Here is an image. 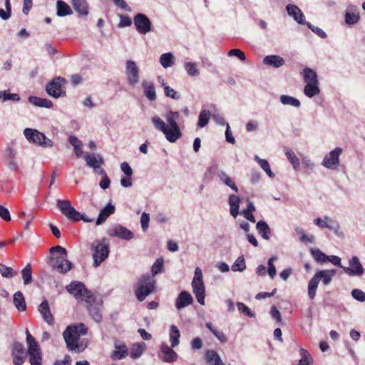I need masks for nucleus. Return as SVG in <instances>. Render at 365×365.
<instances>
[{
	"label": "nucleus",
	"instance_id": "obj_17",
	"mask_svg": "<svg viewBox=\"0 0 365 365\" xmlns=\"http://www.w3.org/2000/svg\"><path fill=\"white\" fill-rule=\"evenodd\" d=\"M86 307L91 317L97 322H101L102 319L101 303L96 302L95 299L93 302L86 303Z\"/></svg>",
	"mask_w": 365,
	"mask_h": 365
},
{
	"label": "nucleus",
	"instance_id": "obj_62",
	"mask_svg": "<svg viewBox=\"0 0 365 365\" xmlns=\"http://www.w3.org/2000/svg\"><path fill=\"white\" fill-rule=\"evenodd\" d=\"M228 55L230 56H237L241 61H245V59H246V56H245V53L241 50L237 49V48H233V49L230 50L228 52Z\"/></svg>",
	"mask_w": 365,
	"mask_h": 365
},
{
	"label": "nucleus",
	"instance_id": "obj_35",
	"mask_svg": "<svg viewBox=\"0 0 365 365\" xmlns=\"http://www.w3.org/2000/svg\"><path fill=\"white\" fill-rule=\"evenodd\" d=\"M58 208L61 212L67 217L70 212L73 209V206L68 200H58L56 202Z\"/></svg>",
	"mask_w": 365,
	"mask_h": 365
},
{
	"label": "nucleus",
	"instance_id": "obj_23",
	"mask_svg": "<svg viewBox=\"0 0 365 365\" xmlns=\"http://www.w3.org/2000/svg\"><path fill=\"white\" fill-rule=\"evenodd\" d=\"M142 87L145 96L151 101L156 100L157 96L155 93V85L153 82L143 81L142 82Z\"/></svg>",
	"mask_w": 365,
	"mask_h": 365
},
{
	"label": "nucleus",
	"instance_id": "obj_13",
	"mask_svg": "<svg viewBox=\"0 0 365 365\" xmlns=\"http://www.w3.org/2000/svg\"><path fill=\"white\" fill-rule=\"evenodd\" d=\"M343 269L349 276H361L364 272V269L356 256L352 257L349 259V267H344Z\"/></svg>",
	"mask_w": 365,
	"mask_h": 365
},
{
	"label": "nucleus",
	"instance_id": "obj_4",
	"mask_svg": "<svg viewBox=\"0 0 365 365\" xmlns=\"http://www.w3.org/2000/svg\"><path fill=\"white\" fill-rule=\"evenodd\" d=\"M66 289L77 300L83 301L86 303H91L95 300L93 293L88 290L82 282L73 281L66 287Z\"/></svg>",
	"mask_w": 365,
	"mask_h": 365
},
{
	"label": "nucleus",
	"instance_id": "obj_26",
	"mask_svg": "<svg viewBox=\"0 0 365 365\" xmlns=\"http://www.w3.org/2000/svg\"><path fill=\"white\" fill-rule=\"evenodd\" d=\"M263 63L274 68H279L284 64V60L279 56L271 55L265 56Z\"/></svg>",
	"mask_w": 365,
	"mask_h": 365
},
{
	"label": "nucleus",
	"instance_id": "obj_42",
	"mask_svg": "<svg viewBox=\"0 0 365 365\" xmlns=\"http://www.w3.org/2000/svg\"><path fill=\"white\" fill-rule=\"evenodd\" d=\"M160 63L164 68L171 67L174 65V56L171 53H166L161 55Z\"/></svg>",
	"mask_w": 365,
	"mask_h": 365
},
{
	"label": "nucleus",
	"instance_id": "obj_2",
	"mask_svg": "<svg viewBox=\"0 0 365 365\" xmlns=\"http://www.w3.org/2000/svg\"><path fill=\"white\" fill-rule=\"evenodd\" d=\"M87 331V328L82 323L68 327L63 333L68 349L77 352L81 351L78 342L80 336L86 334Z\"/></svg>",
	"mask_w": 365,
	"mask_h": 365
},
{
	"label": "nucleus",
	"instance_id": "obj_28",
	"mask_svg": "<svg viewBox=\"0 0 365 365\" xmlns=\"http://www.w3.org/2000/svg\"><path fill=\"white\" fill-rule=\"evenodd\" d=\"M128 354V350L125 344L115 345V350L112 352L110 357L114 359H122L125 358Z\"/></svg>",
	"mask_w": 365,
	"mask_h": 365
},
{
	"label": "nucleus",
	"instance_id": "obj_16",
	"mask_svg": "<svg viewBox=\"0 0 365 365\" xmlns=\"http://www.w3.org/2000/svg\"><path fill=\"white\" fill-rule=\"evenodd\" d=\"M108 235L110 237H117L123 240H131L133 237V233L126 227L118 225L108 230Z\"/></svg>",
	"mask_w": 365,
	"mask_h": 365
},
{
	"label": "nucleus",
	"instance_id": "obj_37",
	"mask_svg": "<svg viewBox=\"0 0 365 365\" xmlns=\"http://www.w3.org/2000/svg\"><path fill=\"white\" fill-rule=\"evenodd\" d=\"M256 228L261 236L265 239L269 240V234L270 232V229L268 225L264 221H259L257 223Z\"/></svg>",
	"mask_w": 365,
	"mask_h": 365
},
{
	"label": "nucleus",
	"instance_id": "obj_41",
	"mask_svg": "<svg viewBox=\"0 0 365 365\" xmlns=\"http://www.w3.org/2000/svg\"><path fill=\"white\" fill-rule=\"evenodd\" d=\"M180 331L175 325H172L170 327V338L171 341V346L175 347L179 344Z\"/></svg>",
	"mask_w": 365,
	"mask_h": 365
},
{
	"label": "nucleus",
	"instance_id": "obj_48",
	"mask_svg": "<svg viewBox=\"0 0 365 365\" xmlns=\"http://www.w3.org/2000/svg\"><path fill=\"white\" fill-rule=\"evenodd\" d=\"M2 98V101H19L20 97L17 93H10L9 90L3 91L0 92V99Z\"/></svg>",
	"mask_w": 365,
	"mask_h": 365
},
{
	"label": "nucleus",
	"instance_id": "obj_10",
	"mask_svg": "<svg viewBox=\"0 0 365 365\" xmlns=\"http://www.w3.org/2000/svg\"><path fill=\"white\" fill-rule=\"evenodd\" d=\"M134 25L141 34H145L151 31V22L145 14H136L134 17Z\"/></svg>",
	"mask_w": 365,
	"mask_h": 365
},
{
	"label": "nucleus",
	"instance_id": "obj_36",
	"mask_svg": "<svg viewBox=\"0 0 365 365\" xmlns=\"http://www.w3.org/2000/svg\"><path fill=\"white\" fill-rule=\"evenodd\" d=\"M319 92L320 90L318 86V83H307L304 88V94L309 98H312L318 95Z\"/></svg>",
	"mask_w": 365,
	"mask_h": 365
},
{
	"label": "nucleus",
	"instance_id": "obj_18",
	"mask_svg": "<svg viewBox=\"0 0 365 365\" xmlns=\"http://www.w3.org/2000/svg\"><path fill=\"white\" fill-rule=\"evenodd\" d=\"M38 311L43 317V320L49 325L54 322L53 317L51 312L48 302L46 300L43 301L38 306Z\"/></svg>",
	"mask_w": 365,
	"mask_h": 365
},
{
	"label": "nucleus",
	"instance_id": "obj_7",
	"mask_svg": "<svg viewBox=\"0 0 365 365\" xmlns=\"http://www.w3.org/2000/svg\"><path fill=\"white\" fill-rule=\"evenodd\" d=\"M92 247L93 250V265L97 267L108 257L109 248L108 245L101 243L98 241L93 242Z\"/></svg>",
	"mask_w": 365,
	"mask_h": 365
},
{
	"label": "nucleus",
	"instance_id": "obj_32",
	"mask_svg": "<svg viewBox=\"0 0 365 365\" xmlns=\"http://www.w3.org/2000/svg\"><path fill=\"white\" fill-rule=\"evenodd\" d=\"M57 15L58 16H65L72 14L73 11L71 7L63 1L58 0L56 2Z\"/></svg>",
	"mask_w": 365,
	"mask_h": 365
},
{
	"label": "nucleus",
	"instance_id": "obj_9",
	"mask_svg": "<svg viewBox=\"0 0 365 365\" xmlns=\"http://www.w3.org/2000/svg\"><path fill=\"white\" fill-rule=\"evenodd\" d=\"M61 81L65 82V80L61 77H58L47 84L46 90L49 96L57 98L66 95V92L61 88Z\"/></svg>",
	"mask_w": 365,
	"mask_h": 365
},
{
	"label": "nucleus",
	"instance_id": "obj_56",
	"mask_svg": "<svg viewBox=\"0 0 365 365\" xmlns=\"http://www.w3.org/2000/svg\"><path fill=\"white\" fill-rule=\"evenodd\" d=\"M237 309L240 312L243 313L245 315L249 317H254L255 316V313L251 312L250 308L246 306L245 304L242 302H237Z\"/></svg>",
	"mask_w": 365,
	"mask_h": 365
},
{
	"label": "nucleus",
	"instance_id": "obj_11",
	"mask_svg": "<svg viewBox=\"0 0 365 365\" xmlns=\"http://www.w3.org/2000/svg\"><path fill=\"white\" fill-rule=\"evenodd\" d=\"M11 356L14 365H22L27 356L24 345L19 342H14L12 345Z\"/></svg>",
	"mask_w": 365,
	"mask_h": 365
},
{
	"label": "nucleus",
	"instance_id": "obj_34",
	"mask_svg": "<svg viewBox=\"0 0 365 365\" xmlns=\"http://www.w3.org/2000/svg\"><path fill=\"white\" fill-rule=\"evenodd\" d=\"M240 199L239 197L231 195L229 197V204L230 207V214L234 217H236L239 214V204Z\"/></svg>",
	"mask_w": 365,
	"mask_h": 365
},
{
	"label": "nucleus",
	"instance_id": "obj_6",
	"mask_svg": "<svg viewBox=\"0 0 365 365\" xmlns=\"http://www.w3.org/2000/svg\"><path fill=\"white\" fill-rule=\"evenodd\" d=\"M26 139L43 147H52L53 142L48 139L43 133L32 128H26L24 131Z\"/></svg>",
	"mask_w": 365,
	"mask_h": 365
},
{
	"label": "nucleus",
	"instance_id": "obj_50",
	"mask_svg": "<svg viewBox=\"0 0 365 365\" xmlns=\"http://www.w3.org/2000/svg\"><path fill=\"white\" fill-rule=\"evenodd\" d=\"M0 272L4 277L11 278L17 274L11 267H7L0 263Z\"/></svg>",
	"mask_w": 365,
	"mask_h": 365
},
{
	"label": "nucleus",
	"instance_id": "obj_40",
	"mask_svg": "<svg viewBox=\"0 0 365 365\" xmlns=\"http://www.w3.org/2000/svg\"><path fill=\"white\" fill-rule=\"evenodd\" d=\"M299 353L301 355V359L299 361V364L297 365H312L313 358L308 352V351L304 349H301L299 350Z\"/></svg>",
	"mask_w": 365,
	"mask_h": 365
},
{
	"label": "nucleus",
	"instance_id": "obj_55",
	"mask_svg": "<svg viewBox=\"0 0 365 365\" xmlns=\"http://www.w3.org/2000/svg\"><path fill=\"white\" fill-rule=\"evenodd\" d=\"M29 356V361L31 365H41V351L28 354Z\"/></svg>",
	"mask_w": 365,
	"mask_h": 365
},
{
	"label": "nucleus",
	"instance_id": "obj_15",
	"mask_svg": "<svg viewBox=\"0 0 365 365\" xmlns=\"http://www.w3.org/2000/svg\"><path fill=\"white\" fill-rule=\"evenodd\" d=\"M342 153V149L336 148L326 155L323 160L322 165L329 169H334L339 164V158Z\"/></svg>",
	"mask_w": 365,
	"mask_h": 365
},
{
	"label": "nucleus",
	"instance_id": "obj_43",
	"mask_svg": "<svg viewBox=\"0 0 365 365\" xmlns=\"http://www.w3.org/2000/svg\"><path fill=\"white\" fill-rule=\"evenodd\" d=\"M285 155L293 168L295 170L298 169L299 167V160L294 153L289 148H285Z\"/></svg>",
	"mask_w": 365,
	"mask_h": 365
},
{
	"label": "nucleus",
	"instance_id": "obj_1",
	"mask_svg": "<svg viewBox=\"0 0 365 365\" xmlns=\"http://www.w3.org/2000/svg\"><path fill=\"white\" fill-rule=\"evenodd\" d=\"M179 116L178 112L172 110L168 112L165 115L168 125L160 117L155 115L152 118V122L155 128L162 131L165 134L166 139L170 143L175 142L182 135L180 129L177 123Z\"/></svg>",
	"mask_w": 365,
	"mask_h": 365
},
{
	"label": "nucleus",
	"instance_id": "obj_58",
	"mask_svg": "<svg viewBox=\"0 0 365 365\" xmlns=\"http://www.w3.org/2000/svg\"><path fill=\"white\" fill-rule=\"evenodd\" d=\"M277 259V257L275 256H273L268 260V270L267 271H268V274H269V277L272 279H273L276 275V269H275L274 264H273V262Z\"/></svg>",
	"mask_w": 365,
	"mask_h": 365
},
{
	"label": "nucleus",
	"instance_id": "obj_63",
	"mask_svg": "<svg viewBox=\"0 0 365 365\" xmlns=\"http://www.w3.org/2000/svg\"><path fill=\"white\" fill-rule=\"evenodd\" d=\"M50 252L53 255L55 252H57L60 254V257H66L67 256V251L65 248L60 245H56L55 247H52L50 249Z\"/></svg>",
	"mask_w": 365,
	"mask_h": 365
},
{
	"label": "nucleus",
	"instance_id": "obj_22",
	"mask_svg": "<svg viewBox=\"0 0 365 365\" xmlns=\"http://www.w3.org/2000/svg\"><path fill=\"white\" fill-rule=\"evenodd\" d=\"M161 352L163 354L162 359L163 361L171 363L175 361L178 358V354L167 344L161 345Z\"/></svg>",
	"mask_w": 365,
	"mask_h": 365
},
{
	"label": "nucleus",
	"instance_id": "obj_60",
	"mask_svg": "<svg viewBox=\"0 0 365 365\" xmlns=\"http://www.w3.org/2000/svg\"><path fill=\"white\" fill-rule=\"evenodd\" d=\"M132 24L131 19L125 15H120V22L118 24V27L123 28L130 26Z\"/></svg>",
	"mask_w": 365,
	"mask_h": 365
},
{
	"label": "nucleus",
	"instance_id": "obj_45",
	"mask_svg": "<svg viewBox=\"0 0 365 365\" xmlns=\"http://www.w3.org/2000/svg\"><path fill=\"white\" fill-rule=\"evenodd\" d=\"M21 274L24 284H29L32 282V269L30 264L22 269Z\"/></svg>",
	"mask_w": 365,
	"mask_h": 365
},
{
	"label": "nucleus",
	"instance_id": "obj_39",
	"mask_svg": "<svg viewBox=\"0 0 365 365\" xmlns=\"http://www.w3.org/2000/svg\"><path fill=\"white\" fill-rule=\"evenodd\" d=\"M304 80L307 83H318L317 75L315 71L309 68H306L303 71Z\"/></svg>",
	"mask_w": 365,
	"mask_h": 365
},
{
	"label": "nucleus",
	"instance_id": "obj_3",
	"mask_svg": "<svg viewBox=\"0 0 365 365\" xmlns=\"http://www.w3.org/2000/svg\"><path fill=\"white\" fill-rule=\"evenodd\" d=\"M155 288V280L149 274L143 275L139 278L136 286L135 294L137 299L142 302L147 296L154 292Z\"/></svg>",
	"mask_w": 365,
	"mask_h": 365
},
{
	"label": "nucleus",
	"instance_id": "obj_59",
	"mask_svg": "<svg viewBox=\"0 0 365 365\" xmlns=\"http://www.w3.org/2000/svg\"><path fill=\"white\" fill-rule=\"evenodd\" d=\"M351 296L353 298H354L356 300L359 302H365V293L358 289H354L351 291Z\"/></svg>",
	"mask_w": 365,
	"mask_h": 365
},
{
	"label": "nucleus",
	"instance_id": "obj_44",
	"mask_svg": "<svg viewBox=\"0 0 365 365\" xmlns=\"http://www.w3.org/2000/svg\"><path fill=\"white\" fill-rule=\"evenodd\" d=\"M319 282V281L314 275L309 282L308 295L311 299H313L315 297Z\"/></svg>",
	"mask_w": 365,
	"mask_h": 365
},
{
	"label": "nucleus",
	"instance_id": "obj_19",
	"mask_svg": "<svg viewBox=\"0 0 365 365\" xmlns=\"http://www.w3.org/2000/svg\"><path fill=\"white\" fill-rule=\"evenodd\" d=\"M193 302V299L191 294L186 292H182L178 297L175 301V307L180 310L190 304H191Z\"/></svg>",
	"mask_w": 365,
	"mask_h": 365
},
{
	"label": "nucleus",
	"instance_id": "obj_49",
	"mask_svg": "<svg viewBox=\"0 0 365 365\" xmlns=\"http://www.w3.org/2000/svg\"><path fill=\"white\" fill-rule=\"evenodd\" d=\"M280 101L284 105H290L294 107H299L300 102L298 99L289 96L282 95L280 97Z\"/></svg>",
	"mask_w": 365,
	"mask_h": 365
},
{
	"label": "nucleus",
	"instance_id": "obj_31",
	"mask_svg": "<svg viewBox=\"0 0 365 365\" xmlns=\"http://www.w3.org/2000/svg\"><path fill=\"white\" fill-rule=\"evenodd\" d=\"M14 304L19 312L26 311V304L21 292L18 291L14 294Z\"/></svg>",
	"mask_w": 365,
	"mask_h": 365
},
{
	"label": "nucleus",
	"instance_id": "obj_29",
	"mask_svg": "<svg viewBox=\"0 0 365 365\" xmlns=\"http://www.w3.org/2000/svg\"><path fill=\"white\" fill-rule=\"evenodd\" d=\"M314 223L320 227H326L330 230H333L337 227L336 223L329 217H324V219L316 218Z\"/></svg>",
	"mask_w": 365,
	"mask_h": 365
},
{
	"label": "nucleus",
	"instance_id": "obj_54",
	"mask_svg": "<svg viewBox=\"0 0 365 365\" xmlns=\"http://www.w3.org/2000/svg\"><path fill=\"white\" fill-rule=\"evenodd\" d=\"M163 259L162 258L157 259L151 269V272H152L153 277H155V275H157L158 274L161 272L162 269H163Z\"/></svg>",
	"mask_w": 365,
	"mask_h": 365
},
{
	"label": "nucleus",
	"instance_id": "obj_51",
	"mask_svg": "<svg viewBox=\"0 0 365 365\" xmlns=\"http://www.w3.org/2000/svg\"><path fill=\"white\" fill-rule=\"evenodd\" d=\"M311 253L314 259L320 263L327 262V255L319 249H311Z\"/></svg>",
	"mask_w": 365,
	"mask_h": 365
},
{
	"label": "nucleus",
	"instance_id": "obj_24",
	"mask_svg": "<svg viewBox=\"0 0 365 365\" xmlns=\"http://www.w3.org/2000/svg\"><path fill=\"white\" fill-rule=\"evenodd\" d=\"M115 210V206L111 203L107 204V205L100 211L96 224L99 225L103 223L110 215L114 213Z\"/></svg>",
	"mask_w": 365,
	"mask_h": 365
},
{
	"label": "nucleus",
	"instance_id": "obj_14",
	"mask_svg": "<svg viewBox=\"0 0 365 365\" xmlns=\"http://www.w3.org/2000/svg\"><path fill=\"white\" fill-rule=\"evenodd\" d=\"M125 73L130 85H135L139 81V69L135 61L128 60L126 61Z\"/></svg>",
	"mask_w": 365,
	"mask_h": 365
},
{
	"label": "nucleus",
	"instance_id": "obj_64",
	"mask_svg": "<svg viewBox=\"0 0 365 365\" xmlns=\"http://www.w3.org/2000/svg\"><path fill=\"white\" fill-rule=\"evenodd\" d=\"M66 218L73 222H78L81 220L80 212L75 207L69 212Z\"/></svg>",
	"mask_w": 365,
	"mask_h": 365
},
{
	"label": "nucleus",
	"instance_id": "obj_38",
	"mask_svg": "<svg viewBox=\"0 0 365 365\" xmlns=\"http://www.w3.org/2000/svg\"><path fill=\"white\" fill-rule=\"evenodd\" d=\"M217 177L226 185H227L228 187L232 188L236 192H238V188L236 186L235 183L233 182V180L224 171L219 172L217 173Z\"/></svg>",
	"mask_w": 365,
	"mask_h": 365
},
{
	"label": "nucleus",
	"instance_id": "obj_52",
	"mask_svg": "<svg viewBox=\"0 0 365 365\" xmlns=\"http://www.w3.org/2000/svg\"><path fill=\"white\" fill-rule=\"evenodd\" d=\"M185 68L190 76H197L200 74V71L197 68L195 63L187 62L185 63Z\"/></svg>",
	"mask_w": 365,
	"mask_h": 365
},
{
	"label": "nucleus",
	"instance_id": "obj_5",
	"mask_svg": "<svg viewBox=\"0 0 365 365\" xmlns=\"http://www.w3.org/2000/svg\"><path fill=\"white\" fill-rule=\"evenodd\" d=\"M193 292L197 301L202 305L205 304V286L202 281V273L200 267H196L192 282Z\"/></svg>",
	"mask_w": 365,
	"mask_h": 365
},
{
	"label": "nucleus",
	"instance_id": "obj_21",
	"mask_svg": "<svg viewBox=\"0 0 365 365\" xmlns=\"http://www.w3.org/2000/svg\"><path fill=\"white\" fill-rule=\"evenodd\" d=\"M85 160L87 165L93 169L99 168L104 163L99 154H88L85 156Z\"/></svg>",
	"mask_w": 365,
	"mask_h": 365
},
{
	"label": "nucleus",
	"instance_id": "obj_46",
	"mask_svg": "<svg viewBox=\"0 0 365 365\" xmlns=\"http://www.w3.org/2000/svg\"><path fill=\"white\" fill-rule=\"evenodd\" d=\"M145 346L144 343L133 344L130 351V356L133 359L140 357L144 351Z\"/></svg>",
	"mask_w": 365,
	"mask_h": 365
},
{
	"label": "nucleus",
	"instance_id": "obj_47",
	"mask_svg": "<svg viewBox=\"0 0 365 365\" xmlns=\"http://www.w3.org/2000/svg\"><path fill=\"white\" fill-rule=\"evenodd\" d=\"M210 118V113L207 110H202L199 115L197 125L203 128L207 125Z\"/></svg>",
	"mask_w": 365,
	"mask_h": 365
},
{
	"label": "nucleus",
	"instance_id": "obj_27",
	"mask_svg": "<svg viewBox=\"0 0 365 365\" xmlns=\"http://www.w3.org/2000/svg\"><path fill=\"white\" fill-rule=\"evenodd\" d=\"M205 356L208 365H225L219 354L215 351H207Z\"/></svg>",
	"mask_w": 365,
	"mask_h": 365
},
{
	"label": "nucleus",
	"instance_id": "obj_53",
	"mask_svg": "<svg viewBox=\"0 0 365 365\" xmlns=\"http://www.w3.org/2000/svg\"><path fill=\"white\" fill-rule=\"evenodd\" d=\"M246 268L245 259L243 257H239L232 266L233 272H242Z\"/></svg>",
	"mask_w": 365,
	"mask_h": 365
},
{
	"label": "nucleus",
	"instance_id": "obj_12",
	"mask_svg": "<svg viewBox=\"0 0 365 365\" xmlns=\"http://www.w3.org/2000/svg\"><path fill=\"white\" fill-rule=\"evenodd\" d=\"M360 20L359 9L356 5L349 4L347 6L344 13V21L348 26H354L358 24Z\"/></svg>",
	"mask_w": 365,
	"mask_h": 365
},
{
	"label": "nucleus",
	"instance_id": "obj_20",
	"mask_svg": "<svg viewBox=\"0 0 365 365\" xmlns=\"http://www.w3.org/2000/svg\"><path fill=\"white\" fill-rule=\"evenodd\" d=\"M286 9L289 16H292L294 19L300 24H304V16L302 11L295 5L289 4L287 6Z\"/></svg>",
	"mask_w": 365,
	"mask_h": 365
},
{
	"label": "nucleus",
	"instance_id": "obj_25",
	"mask_svg": "<svg viewBox=\"0 0 365 365\" xmlns=\"http://www.w3.org/2000/svg\"><path fill=\"white\" fill-rule=\"evenodd\" d=\"M336 274L335 269H325L317 272L314 275L319 281L322 279L323 283L327 285L331 281L332 277Z\"/></svg>",
	"mask_w": 365,
	"mask_h": 365
},
{
	"label": "nucleus",
	"instance_id": "obj_57",
	"mask_svg": "<svg viewBox=\"0 0 365 365\" xmlns=\"http://www.w3.org/2000/svg\"><path fill=\"white\" fill-rule=\"evenodd\" d=\"M164 93L166 96L173 99L178 100L180 98V95L169 86L164 88Z\"/></svg>",
	"mask_w": 365,
	"mask_h": 365
},
{
	"label": "nucleus",
	"instance_id": "obj_33",
	"mask_svg": "<svg viewBox=\"0 0 365 365\" xmlns=\"http://www.w3.org/2000/svg\"><path fill=\"white\" fill-rule=\"evenodd\" d=\"M29 101L36 106H38V107H43V108H50L53 106V103L50 101V100H48V99H46V98H38V97H36V96H31L29 98Z\"/></svg>",
	"mask_w": 365,
	"mask_h": 365
},
{
	"label": "nucleus",
	"instance_id": "obj_61",
	"mask_svg": "<svg viewBox=\"0 0 365 365\" xmlns=\"http://www.w3.org/2000/svg\"><path fill=\"white\" fill-rule=\"evenodd\" d=\"M150 216L148 213L143 212L140 217L141 227L143 231H146L149 226Z\"/></svg>",
	"mask_w": 365,
	"mask_h": 365
},
{
	"label": "nucleus",
	"instance_id": "obj_8",
	"mask_svg": "<svg viewBox=\"0 0 365 365\" xmlns=\"http://www.w3.org/2000/svg\"><path fill=\"white\" fill-rule=\"evenodd\" d=\"M66 257H52L50 259L51 268L61 274H66L72 269L73 264L66 259Z\"/></svg>",
	"mask_w": 365,
	"mask_h": 365
},
{
	"label": "nucleus",
	"instance_id": "obj_30",
	"mask_svg": "<svg viewBox=\"0 0 365 365\" xmlns=\"http://www.w3.org/2000/svg\"><path fill=\"white\" fill-rule=\"evenodd\" d=\"M71 4L79 14L83 16H87L88 14V4L86 0H72Z\"/></svg>",
	"mask_w": 365,
	"mask_h": 365
}]
</instances>
